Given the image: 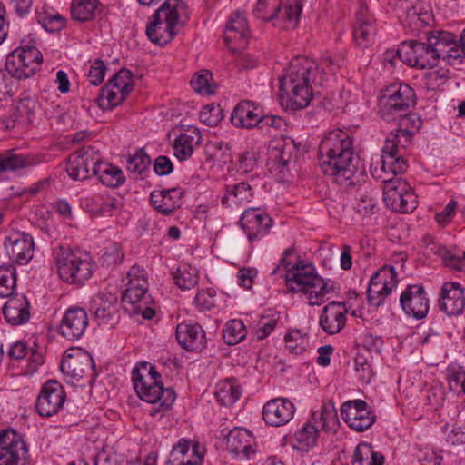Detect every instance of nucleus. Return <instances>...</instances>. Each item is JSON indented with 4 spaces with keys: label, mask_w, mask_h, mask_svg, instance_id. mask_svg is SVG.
I'll list each match as a JSON object with an SVG mask.
<instances>
[{
    "label": "nucleus",
    "mask_w": 465,
    "mask_h": 465,
    "mask_svg": "<svg viewBox=\"0 0 465 465\" xmlns=\"http://www.w3.org/2000/svg\"><path fill=\"white\" fill-rule=\"evenodd\" d=\"M124 260V253L119 243L113 242L104 248L102 255V262L104 266H114Z\"/></svg>",
    "instance_id": "nucleus-62"
},
{
    "label": "nucleus",
    "mask_w": 465,
    "mask_h": 465,
    "mask_svg": "<svg viewBox=\"0 0 465 465\" xmlns=\"http://www.w3.org/2000/svg\"><path fill=\"white\" fill-rule=\"evenodd\" d=\"M257 128L270 137H276L286 130L287 123L278 115H262Z\"/></svg>",
    "instance_id": "nucleus-48"
},
{
    "label": "nucleus",
    "mask_w": 465,
    "mask_h": 465,
    "mask_svg": "<svg viewBox=\"0 0 465 465\" xmlns=\"http://www.w3.org/2000/svg\"><path fill=\"white\" fill-rule=\"evenodd\" d=\"M431 13L424 8L421 4H416L406 11L404 25L408 26L413 33H420V30L430 24Z\"/></svg>",
    "instance_id": "nucleus-40"
},
{
    "label": "nucleus",
    "mask_w": 465,
    "mask_h": 465,
    "mask_svg": "<svg viewBox=\"0 0 465 465\" xmlns=\"http://www.w3.org/2000/svg\"><path fill=\"white\" fill-rule=\"evenodd\" d=\"M86 368H94V361L88 351H76L66 354L60 363L62 372L67 377L79 381L84 377Z\"/></svg>",
    "instance_id": "nucleus-28"
},
{
    "label": "nucleus",
    "mask_w": 465,
    "mask_h": 465,
    "mask_svg": "<svg viewBox=\"0 0 465 465\" xmlns=\"http://www.w3.org/2000/svg\"><path fill=\"white\" fill-rule=\"evenodd\" d=\"M188 18L187 5L183 0H165L152 15L146 26L148 38L159 45L170 43Z\"/></svg>",
    "instance_id": "nucleus-4"
},
{
    "label": "nucleus",
    "mask_w": 465,
    "mask_h": 465,
    "mask_svg": "<svg viewBox=\"0 0 465 465\" xmlns=\"http://www.w3.org/2000/svg\"><path fill=\"white\" fill-rule=\"evenodd\" d=\"M354 369L360 373V378L364 382H370L372 377V368L368 358L362 353H357L354 358Z\"/></svg>",
    "instance_id": "nucleus-63"
},
{
    "label": "nucleus",
    "mask_w": 465,
    "mask_h": 465,
    "mask_svg": "<svg viewBox=\"0 0 465 465\" xmlns=\"http://www.w3.org/2000/svg\"><path fill=\"white\" fill-rule=\"evenodd\" d=\"M376 34L374 19L368 15L366 6L361 5L356 14V25L353 30V38L357 45L368 47L373 41Z\"/></svg>",
    "instance_id": "nucleus-30"
},
{
    "label": "nucleus",
    "mask_w": 465,
    "mask_h": 465,
    "mask_svg": "<svg viewBox=\"0 0 465 465\" xmlns=\"http://www.w3.org/2000/svg\"><path fill=\"white\" fill-rule=\"evenodd\" d=\"M173 277L180 289L190 290L198 282V270L188 263H181Z\"/></svg>",
    "instance_id": "nucleus-45"
},
{
    "label": "nucleus",
    "mask_w": 465,
    "mask_h": 465,
    "mask_svg": "<svg viewBox=\"0 0 465 465\" xmlns=\"http://www.w3.org/2000/svg\"><path fill=\"white\" fill-rule=\"evenodd\" d=\"M306 265H312V263H306L303 261L299 260V258L295 255L294 251L292 249H287L283 257L281 260V266L283 267L285 271V281L288 288H290L291 275L294 274L297 272V268Z\"/></svg>",
    "instance_id": "nucleus-56"
},
{
    "label": "nucleus",
    "mask_w": 465,
    "mask_h": 465,
    "mask_svg": "<svg viewBox=\"0 0 465 465\" xmlns=\"http://www.w3.org/2000/svg\"><path fill=\"white\" fill-rule=\"evenodd\" d=\"M39 24L48 32L61 31L66 25V18L52 8H45L37 14Z\"/></svg>",
    "instance_id": "nucleus-47"
},
{
    "label": "nucleus",
    "mask_w": 465,
    "mask_h": 465,
    "mask_svg": "<svg viewBox=\"0 0 465 465\" xmlns=\"http://www.w3.org/2000/svg\"><path fill=\"white\" fill-rule=\"evenodd\" d=\"M100 154L93 146L82 147L72 153L67 162L66 171L74 180H85L90 175V171L94 174L95 166L98 164Z\"/></svg>",
    "instance_id": "nucleus-17"
},
{
    "label": "nucleus",
    "mask_w": 465,
    "mask_h": 465,
    "mask_svg": "<svg viewBox=\"0 0 465 465\" xmlns=\"http://www.w3.org/2000/svg\"><path fill=\"white\" fill-rule=\"evenodd\" d=\"M381 99L380 114L387 122L396 121L415 105V92L407 84L391 86Z\"/></svg>",
    "instance_id": "nucleus-9"
},
{
    "label": "nucleus",
    "mask_w": 465,
    "mask_h": 465,
    "mask_svg": "<svg viewBox=\"0 0 465 465\" xmlns=\"http://www.w3.org/2000/svg\"><path fill=\"white\" fill-rule=\"evenodd\" d=\"M240 223L250 242L264 237L272 225V220L262 210L250 208L243 212Z\"/></svg>",
    "instance_id": "nucleus-22"
},
{
    "label": "nucleus",
    "mask_w": 465,
    "mask_h": 465,
    "mask_svg": "<svg viewBox=\"0 0 465 465\" xmlns=\"http://www.w3.org/2000/svg\"><path fill=\"white\" fill-rule=\"evenodd\" d=\"M253 196L252 186L245 182L226 185L222 203L228 208H234L249 203Z\"/></svg>",
    "instance_id": "nucleus-38"
},
{
    "label": "nucleus",
    "mask_w": 465,
    "mask_h": 465,
    "mask_svg": "<svg viewBox=\"0 0 465 465\" xmlns=\"http://www.w3.org/2000/svg\"><path fill=\"white\" fill-rule=\"evenodd\" d=\"M383 188L385 204L394 212L411 213L417 207V195L405 180L389 181Z\"/></svg>",
    "instance_id": "nucleus-11"
},
{
    "label": "nucleus",
    "mask_w": 465,
    "mask_h": 465,
    "mask_svg": "<svg viewBox=\"0 0 465 465\" xmlns=\"http://www.w3.org/2000/svg\"><path fill=\"white\" fill-rule=\"evenodd\" d=\"M204 456V448L199 443H194L192 447L190 457H183L181 460L172 463L173 465H203Z\"/></svg>",
    "instance_id": "nucleus-64"
},
{
    "label": "nucleus",
    "mask_w": 465,
    "mask_h": 465,
    "mask_svg": "<svg viewBox=\"0 0 465 465\" xmlns=\"http://www.w3.org/2000/svg\"><path fill=\"white\" fill-rule=\"evenodd\" d=\"M150 163V157L140 150L128 158L127 169L134 175L141 176L148 170Z\"/></svg>",
    "instance_id": "nucleus-60"
},
{
    "label": "nucleus",
    "mask_w": 465,
    "mask_h": 465,
    "mask_svg": "<svg viewBox=\"0 0 465 465\" xmlns=\"http://www.w3.org/2000/svg\"><path fill=\"white\" fill-rule=\"evenodd\" d=\"M348 310L344 302H331L324 306L320 325L329 334L339 333L345 326Z\"/></svg>",
    "instance_id": "nucleus-26"
},
{
    "label": "nucleus",
    "mask_w": 465,
    "mask_h": 465,
    "mask_svg": "<svg viewBox=\"0 0 465 465\" xmlns=\"http://www.w3.org/2000/svg\"><path fill=\"white\" fill-rule=\"evenodd\" d=\"M132 381L138 397L153 404L148 411L151 417L167 411L175 401V392L171 388H164L162 376L154 365L143 361L133 370Z\"/></svg>",
    "instance_id": "nucleus-3"
},
{
    "label": "nucleus",
    "mask_w": 465,
    "mask_h": 465,
    "mask_svg": "<svg viewBox=\"0 0 465 465\" xmlns=\"http://www.w3.org/2000/svg\"><path fill=\"white\" fill-rule=\"evenodd\" d=\"M298 146L292 139H284L270 151V170L279 183L291 181L296 169Z\"/></svg>",
    "instance_id": "nucleus-8"
},
{
    "label": "nucleus",
    "mask_w": 465,
    "mask_h": 465,
    "mask_svg": "<svg viewBox=\"0 0 465 465\" xmlns=\"http://www.w3.org/2000/svg\"><path fill=\"white\" fill-rule=\"evenodd\" d=\"M398 135L388 137L382 148V155L380 166H375L371 173L373 177L380 180L385 185H388L389 181L402 180L397 178L398 173H403L407 168V163L400 153V148L396 140Z\"/></svg>",
    "instance_id": "nucleus-10"
},
{
    "label": "nucleus",
    "mask_w": 465,
    "mask_h": 465,
    "mask_svg": "<svg viewBox=\"0 0 465 465\" xmlns=\"http://www.w3.org/2000/svg\"><path fill=\"white\" fill-rule=\"evenodd\" d=\"M242 395V389L233 379L218 382L215 397L224 406H231L235 403Z\"/></svg>",
    "instance_id": "nucleus-43"
},
{
    "label": "nucleus",
    "mask_w": 465,
    "mask_h": 465,
    "mask_svg": "<svg viewBox=\"0 0 465 465\" xmlns=\"http://www.w3.org/2000/svg\"><path fill=\"white\" fill-rule=\"evenodd\" d=\"M6 322L12 325L26 322L30 317L29 302L24 295L11 297L3 308Z\"/></svg>",
    "instance_id": "nucleus-34"
},
{
    "label": "nucleus",
    "mask_w": 465,
    "mask_h": 465,
    "mask_svg": "<svg viewBox=\"0 0 465 465\" xmlns=\"http://www.w3.org/2000/svg\"><path fill=\"white\" fill-rule=\"evenodd\" d=\"M94 175L103 184L108 187H117L124 183L125 179L121 169L109 163L103 162L101 158L95 166Z\"/></svg>",
    "instance_id": "nucleus-39"
},
{
    "label": "nucleus",
    "mask_w": 465,
    "mask_h": 465,
    "mask_svg": "<svg viewBox=\"0 0 465 465\" xmlns=\"http://www.w3.org/2000/svg\"><path fill=\"white\" fill-rule=\"evenodd\" d=\"M339 420L332 403L323 404L319 411L312 412L311 418L294 434V447L307 451L316 445L319 431H335Z\"/></svg>",
    "instance_id": "nucleus-6"
},
{
    "label": "nucleus",
    "mask_w": 465,
    "mask_h": 465,
    "mask_svg": "<svg viewBox=\"0 0 465 465\" xmlns=\"http://www.w3.org/2000/svg\"><path fill=\"white\" fill-rule=\"evenodd\" d=\"M425 34L438 62L456 41L455 35L449 32L430 31Z\"/></svg>",
    "instance_id": "nucleus-41"
},
{
    "label": "nucleus",
    "mask_w": 465,
    "mask_h": 465,
    "mask_svg": "<svg viewBox=\"0 0 465 465\" xmlns=\"http://www.w3.org/2000/svg\"><path fill=\"white\" fill-rule=\"evenodd\" d=\"M66 399L64 387L56 380L45 381L36 401V411L43 417H51L59 412Z\"/></svg>",
    "instance_id": "nucleus-16"
},
{
    "label": "nucleus",
    "mask_w": 465,
    "mask_h": 465,
    "mask_svg": "<svg viewBox=\"0 0 465 465\" xmlns=\"http://www.w3.org/2000/svg\"><path fill=\"white\" fill-rule=\"evenodd\" d=\"M295 412L294 404L286 398H276L266 402L262 409L264 421L272 427L287 424Z\"/></svg>",
    "instance_id": "nucleus-23"
},
{
    "label": "nucleus",
    "mask_w": 465,
    "mask_h": 465,
    "mask_svg": "<svg viewBox=\"0 0 465 465\" xmlns=\"http://www.w3.org/2000/svg\"><path fill=\"white\" fill-rule=\"evenodd\" d=\"M325 73L316 61L307 56L293 58L280 77L282 104L290 110L309 105L313 95V85H322Z\"/></svg>",
    "instance_id": "nucleus-1"
},
{
    "label": "nucleus",
    "mask_w": 465,
    "mask_h": 465,
    "mask_svg": "<svg viewBox=\"0 0 465 465\" xmlns=\"http://www.w3.org/2000/svg\"><path fill=\"white\" fill-rule=\"evenodd\" d=\"M400 303L408 316L420 320L426 317L430 309V301L422 285H408L401 292Z\"/></svg>",
    "instance_id": "nucleus-19"
},
{
    "label": "nucleus",
    "mask_w": 465,
    "mask_h": 465,
    "mask_svg": "<svg viewBox=\"0 0 465 465\" xmlns=\"http://www.w3.org/2000/svg\"><path fill=\"white\" fill-rule=\"evenodd\" d=\"M401 54L404 57V64L411 67L421 69L432 68L438 64L430 44L415 40L401 43Z\"/></svg>",
    "instance_id": "nucleus-18"
},
{
    "label": "nucleus",
    "mask_w": 465,
    "mask_h": 465,
    "mask_svg": "<svg viewBox=\"0 0 465 465\" xmlns=\"http://www.w3.org/2000/svg\"><path fill=\"white\" fill-rule=\"evenodd\" d=\"M289 290L301 293L309 305L315 306L324 303L329 294L335 292V282L318 275L313 265L297 268V272L291 275Z\"/></svg>",
    "instance_id": "nucleus-5"
},
{
    "label": "nucleus",
    "mask_w": 465,
    "mask_h": 465,
    "mask_svg": "<svg viewBox=\"0 0 465 465\" xmlns=\"http://www.w3.org/2000/svg\"><path fill=\"white\" fill-rule=\"evenodd\" d=\"M399 123L396 133L391 132L388 137L398 135L396 143L398 148L405 147V143L411 141V136L421 127L422 122L416 114H409L406 112L398 116Z\"/></svg>",
    "instance_id": "nucleus-35"
},
{
    "label": "nucleus",
    "mask_w": 465,
    "mask_h": 465,
    "mask_svg": "<svg viewBox=\"0 0 465 465\" xmlns=\"http://www.w3.org/2000/svg\"><path fill=\"white\" fill-rule=\"evenodd\" d=\"M446 378L450 391L460 392L465 385V371L461 366L451 363L446 369Z\"/></svg>",
    "instance_id": "nucleus-58"
},
{
    "label": "nucleus",
    "mask_w": 465,
    "mask_h": 465,
    "mask_svg": "<svg viewBox=\"0 0 465 465\" xmlns=\"http://www.w3.org/2000/svg\"><path fill=\"white\" fill-rule=\"evenodd\" d=\"M356 211L364 217L371 216L378 211L377 200L373 192H363L359 194Z\"/></svg>",
    "instance_id": "nucleus-61"
},
{
    "label": "nucleus",
    "mask_w": 465,
    "mask_h": 465,
    "mask_svg": "<svg viewBox=\"0 0 465 465\" xmlns=\"http://www.w3.org/2000/svg\"><path fill=\"white\" fill-rule=\"evenodd\" d=\"M0 465H30L26 444L14 430L0 431Z\"/></svg>",
    "instance_id": "nucleus-12"
},
{
    "label": "nucleus",
    "mask_w": 465,
    "mask_h": 465,
    "mask_svg": "<svg viewBox=\"0 0 465 465\" xmlns=\"http://www.w3.org/2000/svg\"><path fill=\"white\" fill-rule=\"evenodd\" d=\"M56 270L60 279L68 284L82 285L94 272L90 258L83 257L68 247L55 252Z\"/></svg>",
    "instance_id": "nucleus-7"
},
{
    "label": "nucleus",
    "mask_w": 465,
    "mask_h": 465,
    "mask_svg": "<svg viewBox=\"0 0 465 465\" xmlns=\"http://www.w3.org/2000/svg\"><path fill=\"white\" fill-rule=\"evenodd\" d=\"M302 0H286L278 9L275 18L272 20L273 26L284 30L297 27L302 11Z\"/></svg>",
    "instance_id": "nucleus-31"
},
{
    "label": "nucleus",
    "mask_w": 465,
    "mask_h": 465,
    "mask_svg": "<svg viewBox=\"0 0 465 465\" xmlns=\"http://www.w3.org/2000/svg\"><path fill=\"white\" fill-rule=\"evenodd\" d=\"M183 195L179 188L153 191L151 193V203L159 213L171 214L180 206Z\"/></svg>",
    "instance_id": "nucleus-33"
},
{
    "label": "nucleus",
    "mask_w": 465,
    "mask_h": 465,
    "mask_svg": "<svg viewBox=\"0 0 465 465\" xmlns=\"http://www.w3.org/2000/svg\"><path fill=\"white\" fill-rule=\"evenodd\" d=\"M122 301L125 309L134 314H141L150 320L155 315L154 301L148 293V282L142 281V285H126Z\"/></svg>",
    "instance_id": "nucleus-14"
},
{
    "label": "nucleus",
    "mask_w": 465,
    "mask_h": 465,
    "mask_svg": "<svg viewBox=\"0 0 465 465\" xmlns=\"http://www.w3.org/2000/svg\"><path fill=\"white\" fill-rule=\"evenodd\" d=\"M359 163L360 157L347 132L335 129L324 134L319 145V165L325 174L350 180L359 171Z\"/></svg>",
    "instance_id": "nucleus-2"
},
{
    "label": "nucleus",
    "mask_w": 465,
    "mask_h": 465,
    "mask_svg": "<svg viewBox=\"0 0 465 465\" xmlns=\"http://www.w3.org/2000/svg\"><path fill=\"white\" fill-rule=\"evenodd\" d=\"M31 164L28 158L12 151L0 153V173L8 171H16Z\"/></svg>",
    "instance_id": "nucleus-54"
},
{
    "label": "nucleus",
    "mask_w": 465,
    "mask_h": 465,
    "mask_svg": "<svg viewBox=\"0 0 465 465\" xmlns=\"http://www.w3.org/2000/svg\"><path fill=\"white\" fill-rule=\"evenodd\" d=\"M20 55L16 48L7 55L5 61L6 71L12 77L18 80L28 78L25 70V62L21 60Z\"/></svg>",
    "instance_id": "nucleus-57"
},
{
    "label": "nucleus",
    "mask_w": 465,
    "mask_h": 465,
    "mask_svg": "<svg viewBox=\"0 0 465 465\" xmlns=\"http://www.w3.org/2000/svg\"><path fill=\"white\" fill-rule=\"evenodd\" d=\"M248 35L249 27L246 14L240 11L235 12L226 25L225 41H235L239 43L240 46H243L247 44Z\"/></svg>",
    "instance_id": "nucleus-37"
},
{
    "label": "nucleus",
    "mask_w": 465,
    "mask_h": 465,
    "mask_svg": "<svg viewBox=\"0 0 465 465\" xmlns=\"http://www.w3.org/2000/svg\"><path fill=\"white\" fill-rule=\"evenodd\" d=\"M341 416L345 423L356 431L368 430L376 420L371 408L362 400L348 401L342 403Z\"/></svg>",
    "instance_id": "nucleus-15"
},
{
    "label": "nucleus",
    "mask_w": 465,
    "mask_h": 465,
    "mask_svg": "<svg viewBox=\"0 0 465 465\" xmlns=\"http://www.w3.org/2000/svg\"><path fill=\"white\" fill-rule=\"evenodd\" d=\"M279 322L280 314L278 312L270 311L268 313L262 315L253 331V337L258 341L267 338L279 327Z\"/></svg>",
    "instance_id": "nucleus-49"
},
{
    "label": "nucleus",
    "mask_w": 465,
    "mask_h": 465,
    "mask_svg": "<svg viewBox=\"0 0 465 465\" xmlns=\"http://www.w3.org/2000/svg\"><path fill=\"white\" fill-rule=\"evenodd\" d=\"M202 142V135L197 128L192 127L182 133L174 141L173 153L180 161L190 158L195 146Z\"/></svg>",
    "instance_id": "nucleus-36"
},
{
    "label": "nucleus",
    "mask_w": 465,
    "mask_h": 465,
    "mask_svg": "<svg viewBox=\"0 0 465 465\" xmlns=\"http://www.w3.org/2000/svg\"><path fill=\"white\" fill-rule=\"evenodd\" d=\"M384 457L376 452L373 446L368 442H361L355 449L352 465H383Z\"/></svg>",
    "instance_id": "nucleus-42"
},
{
    "label": "nucleus",
    "mask_w": 465,
    "mask_h": 465,
    "mask_svg": "<svg viewBox=\"0 0 465 465\" xmlns=\"http://www.w3.org/2000/svg\"><path fill=\"white\" fill-rule=\"evenodd\" d=\"M4 245L10 261L20 265L28 263L33 258L35 243L28 233L12 232L5 238Z\"/></svg>",
    "instance_id": "nucleus-20"
},
{
    "label": "nucleus",
    "mask_w": 465,
    "mask_h": 465,
    "mask_svg": "<svg viewBox=\"0 0 465 465\" xmlns=\"http://www.w3.org/2000/svg\"><path fill=\"white\" fill-rule=\"evenodd\" d=\"M253 444V437L247 430L234 428L227 433L226 447L236 456L246 460L252 458L256 452Z\"/></svg>",
    "instance_id": "nucleus-27"
},
{
    "label": "nucleus",
    "mask_w": 465,
    "mask_h": 465,
    "mask_svg": "<svg viewBox=\"0 0 465 465\" xmlns=\"http://www.w3.org/2000/svg\"><path fill=\"white\" fill-rule=\"evenodd\" d=\"M178 343L183 349H205L207 341L201 325L182 322L177 325L175 332Z\"/></svg>",
    "instance_id": "nucleus-29"
},
{
    "label": "nucleus",
    "mask_w": 465,
    "mask_h": 465,
    "mask_svg": "<svg viewBox=\"0 0 465 465\" xmlns=\"http://www.w3.org/2000/svg\"><path fill=\"white\" fill-rule=\"evenodd\" d=\"M191 86L196 93L203 95L213 94L216 87L213 82V74L209 70L195 73L191 80Z\"/></svg>",
    "instance_id": "nucleus-53"
},
{
    "label": "nucleus",
    "mask_w": 465,
    "mask_h": 465,
    "mask_svg": "<svg viewBox=\"0 0 465 465\" xmlns=\"http://www.w3.org/2000/svg\"><path fill=\"white\" fill-rule=\"evenodd\" d=\"M16 287V270L13 264L0 265V296L9 297Z\"/></svg>",
    "instance_id": "nucleus-51"
},
{
    "label": "nucleus",
    "mask_w": 465,
    "mask_h": 465,
    "mask_svg": "<svg viewBox=\"0 0 465 465\" xmlns=\"http://www.w3.org/2000/svg\"><path fill=\"white\" fill-rule=\"evenodd\" d=\"M246 333L247 331L243 322L234 319L226 323L223 338L227 345L232 346L242 341L245 338Z\"/></svg>",
    "instance_id": "nucleus-52"
},
{
    "label": "nucleus",
    "mask_w": 465,
    "mask_h": 465,
    "mask_svg": "<svg viewBox=\"0 0 465 465\" xmlns=\"http://www.w3.org/2000/svg\"><path fill=\"white\" fill-rule=\"evenodd\" d=\"M262 114L251 101H242L233 109L231 114V122L236 127L251 129L257 127Z\"/></svg>",
    "instance_id": "nucleus-32"
},
{
    "label": "nucleus",
    "mask_w": 465,
    "mask_h": 465,
    "mask_svg": "<svg viewBox=\"0 0 465 465\" xmlns=\"http://www.w3.org/2000/svg\"><path fill=\"white\" fill-rule=\"evenodd\" d=\"M90 312L99 325L114 326L118 321L117 296L113 293H98L90 302Z\"/></svg>",
    "instance_id": "nucleus-21"
},
{
    "label": "nucleus",
    "mask_w": 465,
    "mask_h": 465,
    "mask_svg": "<svg viewBox=\"0 0 465 465\" xmlns=\"http://www.w3.org/2000/svg\"><path fill=\"white\" fill-rule=\"evenodd\" d=\"M124 100L123 94H118L110 86L105 84L100 92L97 103L103 110H111L120 104Z\"/></svg>",
    "instance_id": "nucleus-59"
},
{
    "label": "nucleus",
    "mask_w": 465,
    "mask_h": 465,
    "mask_svg": "<svg viewBox=\"0 0 465 465\" xmlns=\"http://www.w3.org/2000/svg\"><path fill=\"white\" fill-rule=\"evenodd\" d=\"M89 201L93 203L92 211L108 214L117 208V199L107 193L94 195Z\"/></svg>",
    "instance_id": "nucleus-55"
},
{
    "label": "nucleus",
    "mask_w": 465,
    "mask_h": 465,
    "mask_svg": "<svg viewBox=\"0 0 465 465\" xmlns=\"http://www.w3.org/2000/svg\"><path fill=\"white\" fill-rule=\"evenodd\" d=\"M21 60L25 62V70L28 78L33 76L39 69L43 62L41 52L35 46H21L17 48Z\"/></svg>",
    "instance_id": "nucleus-46"
},
{
    "label": "nucleus",
    "mask_w": 465,
    "mask_h": 465,
    "mask_svg": "<svg viewBox=\"0 0 465 465\" xmlns=\"http://www.w3.org/2000/svg\"><path fill=\"white\" fill-rule=\"evenodd\" d=\"M397 272L393 266H383L371 278L367 290L368 302L379 307L384 299L396 288Z\"/></svg>",
    "instance_id": "nucleus-13"
},
{
    "label": "nucleus",
    "mask_w": 465,
    "mask_h": 465,
    "mask_svg": "<svg viewBox=\"0 0 465 465\" xmlns=\"http://www.w3.org/2000/svg\"><path fill=\"white\" fill-rule=\"evenodd\" d=\"M282 5V0H257L252 14L257 19L269 23L275 18V15Z\"/></svg>",
    "instance_id": "nucleus-50"
},
{
    "label": "nucleus",
    "mask_w": 465,
    "mask_h": 465,
    "mask_svg": "<svg viewBox=\"0 0 465 465\" xmlns=\"http://www.w3.org/2000/svg\"><path fill=\"white\" fill-rule=\"evenodd\" d=\"M98 5V0H72V18L79 22L90 21L94 17Z\"/></svg>",
    "instance_id": "nucleus-44"
},
{
    "label": "nucleus",
    "mask_w": 465,
    "mask_h": 465,
    "mask_svg": "<svg viewBox=\"0 0 465 465\" xmlns=\"http://www.w3.org/2000/svg\"><path fill=\"white\" fill-rule=\"evenodd\" d=\"M439 306L449 316L460 314L465 308L464 291L458 282H445L440 291Z\"/></svg>",
    "instance_id": "nucleus-25"
},
{
    "label": "nucleus",
    "mask_w": 465,
    "mask_h": 465,
    "mask_svg": "<svg viewBox=\"0 0 465 465\" xmlns=\"http://www.w3.org/2000/svg\"><path fill=\"white\" fill-rule=\"evenodd\" d=\"M88 326L86 312L79 307H72L64 314L60 330L61 334L69 341H77Z\"/></svg>",
    "instance_id": "nucleus-24"
}]
</instances>
